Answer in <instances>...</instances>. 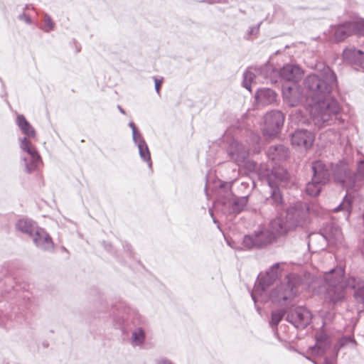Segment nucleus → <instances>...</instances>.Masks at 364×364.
Instances as JSON below:
<instances>
[{
	"label": "nucleus",
	"mask_w": 364,
	"mask_h": 364,
	"mask_svg": "<svg viewBox=\"0 0 364 364\" xmlns=\"http://www.w3.org/2000/svg\"><path fill=\"white\" fill-rule=\"evenodd\" d=\"M307 105L313 122L318 127H322L333 117L336 118L341 111L338 102L330 94L336 86V75L330 69L323 73L309 75L304 80Z\"/></svg>",
	"instance_id": "1"
},
{
	"label": "nucleus",
	"mask_w": 364,
	"mask_h": 364,
	"mask_svg": "<svg viewBox=\"0 0 364 364\" xmlns=\"http://www.w3.org/2000/svg\"><path fill=\"white\" fill-rule=\"evenodd\" d=\"M280 265V263H275L265 274H260L258 276L251 292V296L255 303L258 301L262 302L271 301L275 304L286 306L294 300L299 284V279L296 274L287 275L279 284L271 288L282 276Z\"/></svg>",
	"instance_id": "2"
},
{
	"label": "nucleus",
	"mask_w": 364,
	"mask_h": 364,
	"mask_svg": "<svg viewBox=\"0 0 364 364\" xmlns=\"http://www.w3.org/2000/svg\"><path fill=\"white\" fill-rule=\"evenodd\" d=\"M343 276L342 267H336L325 273L324 301L333 306L341 304L346 299V289L350 288L355 289L354 297L357 302L364 304V284L354 277L344 281Z\"/></svg>",
	"instance_id": "3"
},
{
	"label": "nucleus",
	"mask_w": 364,
	"mask_h": 364,
	"mask_svg": "<svg viewBox=\"0 0 364 364\" xmlns=\"http://www.w3.org/2000/svg\"><path fill=\"white\" fill-rule=\"evenodd\" d=\"M364 160H360L358 173H352L346 164L337 166L333 172L334 180L346 188L347 194L343 201L333 209L334 212L343 211L346 219L348 220L350 213L351 202L349 199L350 191L358 186V181L363 177V168Z\"/></svg>",
	"instance_id": "4"
},
{
	"label": "nucleus",
	"mask_w": 364,
	"mask_h": 364,
	"mask_svg": "<svg viewBox=\"0 0 364 364\" xmlns=\"http://www.w3.org/2000/svg\"><path fill=\"white\" fill-rule=\"evenodd\" d=\"M364 21L353 16L351 21L338 25L334 28V38L337 42L343 41L351 35L363 36Z\"/></svg>",
	"instance_id": "5"
},
{
	"label": "nucleus",
	"mask_w": 364,
	"mask_h": 364,
	"mask_svg": "<svg viewBox=\"0 0 364 364\" xmlns=\"http://www.w3.org/2000/svg\"><path fill=\"white\" fill-rule=\"evenodd\" d=\"M274 233L264 227H259L252 235H245L243 245L247 249L263 247L271 244L275 239Z\"/></svg>",
	"instance_id": "6"
},
{
	"label": "nucleus",
	"mask_w": 364,
	"mask_h": 364,
	"mask_svg": "<svg viewBox=\"0 0 364 364\" xmlns=\"http://www.w3.org/2000/svg\"><path fill=\"white\" fill-rule=\"evenodd\" d=\"M284 122V117L282 112L273 110L267 112L264 116V135L270 138L277 136Z\"/></svg>",
	"instance_id": "7"
},
{
	"label": "nucleus",
	"mask_w": 364,
	"mask_h": 364,
	"mask_svg": "<svg viewBox=\"0 0 364 364\" xmlns=\"http://www.w3.org/2000/svg\"><path fill=\"white\" fill-rule=\"evenodd\" d=\"M287 320L297 328H304L310 323L311 314L307 309L298 306L287 314Z\"/></svg>",
	"instance_id": "8"
},
{
	"label": "nucleus",
	"mask_w": 364,
	"mask_h": 364,
	"mask_svg": "<svg viewBox=\"0 0 364 364\" xmlns=\"http://www.w3.org/2000/svg\"><path fill=\"white\" fill-rule=\"evenodd\" d=\"M291 212H289L287 219L282 216H278L270 222L269 226L272 232L277 235H284L295 228L297 220H293Z\"/></svg>",
	"instance_id": "9"
},
{
	"label": "nucleus",
	"mask_w": 364,
	"mask_h": 364,
	"mask_svg": "<svg viewBox=\"0 0 364 364\" xmlns=\"http://www.w3.org/2000/svg\"><path fill=\"white\" fill-rule=\"evenodd\" d=\"M322 239L325 242L337 244L342 242L343 234L341 228L334 224H327L321 230V232L314 235Z\"/></svg>",
	"instance_id": "10"
},
{
	"label": "nucleus",
	"mask_w": 364,
	"mask_h": 364,
	"mask_svg": "<svg viewBox=\"0 0 364 364\" xmlns=\"http://www.w3.org/2000/svg\"><path fill=\"white\" fill-rule=\"evenodd\" d=\"M228 154L231 160L237 165L241 166L246 163L249 156V151L242 144L233 141L228 148Z\"/></svg>",
	"instance_id": "11"
},
{
	"label": "nucleus",
	"mask_w": 364,
	"mask_h": 364,
	"mask_svg": "<svg viewBox=\"0 0 364 364\" xmlns=\"http://www.w3.org/2000/svg\"><path fill=\"white\" fill-rule=\"evenodd\" d=\"M314 141L312 132L305 129H297L291 137V144L294 146L303 147L306 149L310 148Z\"/></svg>",
	"instance_id": "12"
},
{
	"label": "nucleus",
	"mask_w": 364,
	"mask_h": 364,
	"mask_svg": "<svg viewBox=\"0 0 364 364\" xmlns=\"http://www.w3.org/2000/svg\"><path fill=\"white\" fill-rule=\"evenodd\" d=\"M343 60L351 64L354 69L360 70L363 69L364 53L355 48H346L343 52Z\"/></svg>",
	"instance_id": "13"
},
{
	"label": "nucleus",
	"mask_w": 364,
	"mask_h": 364,
	"mask_svg": "<svg viewBox=\"0 0 364 364\" xmlns=\"http://www.w3.org/2000/svg\"><path fill=\"white\" fill-rule=\"evenodd\" d=\"M282 95L284 101L291 107L297 106L303 99L301 89L296 84L283 86Z\"/></svg>",
	"instance_id": "14"
},
{
	"label": "nucleus",
	"mask_w": 364,
	"mask_h": 364,
	"mask_svg": "<svg viewBox=\"0 0 364 364\" xmlns=\"http://www.w3.org/2000/svg\"><path fill=\"white\" fill-rule=\"evenodd\" d=\"M35 245L43 250H53L54 244L50 235L43 229L38 228L31 236Z\"/></svg>",
	"instance_id": "15"
},
{
	"label": "nucleus",
	"mask_w": 364,
	"mask_h": 364,
	"mask_svg": "<svg viewBox=\"0 0 364 364\" xmlns=\"http://www.w3.org/2000/svg\"><path fill=\"white\" fill-rule=\"evenodd\" d=\"M312 178L314 181H320L326 184L330 178L331 171L328 166L321 161H315L311 164Z\"/></svg>",
	"instance_id": "16"
},
{
	"label": "nucleus",
	"mask_w": 364,
	"mask_h": 364,
	"mask_svg": "<svg viewBox=\"0 0 364 364\" xmlns=\"http://www.w3.org/2000/svg\"><path fill=\"white\" fill-rule=\"evenodd\" d=\"M302 74L301 68L293 64H287L279 70V76L282 80L293 82L294 84L301 78Z\"/></svg>",
	"instance_id": "17"
},
{
	"label": "nucleus",
	"mask_w": 364,
	"mask_h": 364,
	"mask_svg": "<svg viewBox=\"0 0 364 364\" xmlns=\"http://www.w3.org/2000/svg\"><path fill=\"white\" fill-rule=\"evenodd\" d=\"M264 180L267 182V178L271 177L275 183L276 186H285L289 178V173L282 167H273L269 173L267 172L264 175Z\"/></svg>",
	"instance_id": "18"
},
{
	"label": "nucleus",
	"mask_w": 364,
	"mask_h": 364,
	"mask_svg": "<svg viewBox=\"0 0 364 364\" xmlns=\"http://www.w3.org/2000/svg\"><path fill=\"white\" fill-rule=\"evenodd\" d=\"M267 156L269 160L277 164L287 159L289 150L283 145L272 146L269 148Z\"/></svg>",
	"instance_id": "19"
},
{
	"label": "nucleus",
	"mask_w": 364,
	"mask_h": 364,
	"mask_svg": "<svg viewBox=\"0 0 364 364\" xmlns=\"http://www.w3.org/2000/svg\"><path fill=\"white\" fill-rule=\"evenodd\" d=\"M276 92L269 88L258 89L255 94L257 103L262 106L274 103L276 101Z\"/></svg>",
	"instance_id": "20"
},
{
	"label": "nucleus",
	"mask_w": 364,
	"mask_h": 364,
	"mask_svg": "<svg viewBox=\"0 0 364 364\" xmlns=\"http://www.w3.org/2000/svg\"><path fill=\"white\" fill-rule=\"evenodd\" d=\"M21 158L24 166V171L28 173L33 172L42 162L41 158L38 153L32 154H21Z\"/></svg>",
	"instance_id": "21"
},
{
	"label": "nucleus",
	"mask_w": 364,
	"mask_h": 364,
	"mask_svg": "<svg viewBox=\"0 0 364 364\" xmlns=\"http://www.w3.org/2000/svg\"><path fill=\"white\" fill-rule=\"evenodd\" d=\"M264 68H250L243 74L242 85L249 91H251V86L256 83V79L259 75L262 74Z\"/></svg>",
	"instance_id": "22"
},
{
	"label": "nucleus",
	"mask_w": 364,
	"mask_h": 364,
	"mask_svg": "<svg viewBox=\"0 0 364 364\" xmlns=\"http://www.w3.org/2000/svg\"><path fill=\"white\" fill-rule=\"evenodd\" d=\"M16 124L22 133L26 135L25 137L35 138L36 131L23 115H17Z\"/></svg>",
	"instance_id": "23"
},
{
	"label": "nucleus",
	"mask_w": 364,
	"mask_h": 364,
	"mask_svg": "<svg viewBox=\"0 0 364 364\" xmlns=\"http://www.w3.org/2000/svg\"><path fill=\"white\" fill-rule=\"evenodd\" d=\"M133 141L138 147L140 158L151 167V154L143 136Z\"/></svg>",
	"instance_id": "24"
},
{
	"label": "nucleus",
	"mask_w": 364,
	"mask_h": 364,
	"mask_svg": "<svg viewBox=\"0 0 364 364\" xmlns=\"http://www.w3.org/2000/svg\"><path fill=\"white\" fill-rule=\"evenodd\" d=\"M267 184L271 190L270 200L272 204L276 207H282L283 197L279 189L278 188V186H275V183L273 181L271 177L267 178Z\"/></svg>",
	"instance_id": "25"
},
{
	"label": "nucleus",
	"mask_w": 364,
	"mask_h": 364,
	"mask_svg": "<svg viewBox=\"0 0 364 364\" xmlns=\"http://www.w3.org/2000/svg\"><path fill=\"white\" fill-rule=\"evenodd\" d=\"M38 228L34 222L28 219H21L16 223V228L18 231L31 237Z\"/></svg>",
	"instance_id": "26"
},
{
	"label": "nucleus",
	"mask_w": 364,
	"mask_h": 364,
	"mask_svg": "<svg viewBox=\"0 0 364 364\" xmlns=\"http://www.w3.org/2000/svg\"><path fill=\"white\" fill-rule=\"evenodd\" d=\"M289 212H291L292 213L291 218L293 219V220H297V223L295 225V228L297 226L302 225L307 216V210L296 206L291 207L288 208L287 211L285 216L286 219H287Z\"/></svg>",
	"instance_id": "27"
},
{
	"label": "nucleus",
	"mask_w": 364,
	"mask_h": 364,
	"mask_svg": "<svg viewBox=\"0 0 364 364\" xmlns=\"http://www.w3.org/2000/svg\"><path fill=\"white\" fill-rule=\"evenodd\" d=\"M31 138L23 137L20 139V149L21 154H32L38 153L31 141Z\"/></svg>",
	"instance_id": "28"
},
{
	"label": "nucleus",
	"mask_w": 364,
	"mask_h": 364,
	"mask_svg": "<svg viewBox=\"0 0 364 364\" xmlns=\"http://www.w3.org/2000/svg\"><path fill=\"white\" fill-rule=\"evenodd\" d=\"M145 333L141 328H137L132 333V344L134 346H138L143 344L145 341Z\"/></svg>",
	"instance_id": "29"
},
{
	"label": "nucleus",
	"mask_w": 364,
	"mask_h": 364,
	"mask_svg": "<svg viewBox=\"0 0 364 364\" xmlns=\"http://www.w3.org/2000/svg\"><path fill=\"white\" fill-rule=\"evenodd\" d=\"M324 183L320 181H314L313 178H311V181L309 182L306 184V193L311 196H318L321 190V186Z\"/></svg>",
	"instance_id": "30"
},
{
	"label": "nucleus",
	"mask_w": 364,
	"mask_h": 364,
	"mask_svg": "<svg viewBox=\"0 0 364 364\" xmlns=\"http://www.w3.org/2000/svg\"><path fill=\"white\" fill-rule=\"evenodd\" d=\"M330 348L328 341L318 339L316 345L311 348L312 353L316 355L323 354Z\"/></svg>",
	"instance_id": "31"
},
{
	"label": "nucleus",
	"mask_w": 364,
	"mask_h": 364,
	"mask_svg": "<svg viewBox=\"0 0 364 364\" xmlns=\"http://www.w3.org/2000/svg\"><path fill=\"white\" fill-rule=\"evenodd\" d=\"M247 203V197H242L235 199L234 201L231 203V211L236 214L240 213L246 206Z\"/></svg>",
	"instance_id": "32"
},
{
	"label": "nucleus",
	"mask_w": 364,
	"mask_h": 364,
	"mask_svg": "<svg viewBox=\"0 0 364 364\" xmlns=\"http://www.w3.org/2000/svg\"><path fill=\"white\" fill-rule=\"evenodd\" d=\"M285 311L284 310H275L272 312V319L270 325L272 328L276 327L284 317Z\"/></svg>",
	"instance_id": "33"
},
{
	"label": "nucleus",
	"mask_w": 364,
	"mask_h": 364,
	"mask_svg": "<svg viewBox=\"0 0 364 364\" xmlns=\"http://www.w3.org/2000/svg\"><path fill=\"white\" fill-rule=\"evenodd\" d=\"M43 23H44V26H43V30L45 32L48 33V32L51 31L52 30H53V28L55 27V23L53 21L51 17L47 14H44Z\"/></svg>",
	"instance_id": "34"
},
{
	"label": "nucleus",
	"mask_w": 364,
	"mask_h": 364,
	"mask_svg": "<svg viewBox=\"0 0 364 364\" xmlns=\"http://www.w3.org/2000/svg\"><path fill=\"white\" fill-rule=\"evenodd\" d=\"M129 127L132 130V138H133V140L137 139L139 137H142L141 134L137 131L136 127V125L134 124V122H130L129 123Z\"/></svg>",
	"instance_id": "35"
},
{
	"label": "nucleus",
	"mask_w": 364,
	"mask_h": 364,
	"mask_svg": "<svg viewBox=\"0 0 364 364\" xmlns=\"http://www.w3.org/2000/svg\"><path fill=\"white\" fill-rule=\"evenodd\" d=\"M127 309V311H129V309L125 306L123 304H120L119 307L114 306V309H116V311L117 312L114 311L113 314L114 317L119 316L120 315L123 314L124 309Z\"/></svg>",
	"instance_id": "36"
},
{
	"label": "nucleus",
	"mask_w": 364,
	"mask_h": 364,
	"mask_svg": "<svg viewBox=\"0 0 364 364\" xmlns=\"http://www.w3.org/2000/svg\"><path fill=\"white\" fill-rule=\"evenodd\" d=\"M127 314H128V312H127V309L124 308V309L123 314H122V318H119V319H117L116 318H114V321H115V322H116V325H117V326H120L122 324L123 321H124V319H125V318H124V317H125V315H126Z\"/></svg>",
	"instance_id": "37"
},
{
	"label": "nucleus",
	"mask_w": 364,
	"mask_h": 364,
	"mask_svg": "<svg viewBox=\"0 0 364 364\" xmlns=\"http://www.w3.org/2000/svg\"><path fill=\"white\" fill-rule=\"evenodd\" d=\"M340 343H341V346L348 345L349 343H351L353 345L355 343V341L350 337H343L341 340Z\"/></svg>",
	"instance_id": "38"
},
{
	"label": "nucleus",
	"mask_w": 364,
	"mask_h": 364,
	"mask_svg": "<svg viewBox=\"0 0 364 364\" xmlns=\"http://www.w3.org/2000/svg\"><path fill=\"white\" fill-rule=\"evenodd\" d=\"M18 19L21 20V21H24L25 23H26L27 24H31V18L26 15V14H21L18 16Z\"/></svg>",
	"instance_id": "39"
},
{
	"label": "nucleus",
	"mask_w": 364,
	"mask_h": 364,
	"mask_svg": "<svg viewBox=\"0 0 364 364\" xmlns=\"http://www.w3.org/2000/svg\"><path fill=\"white\" fill-rule=\"evenodd\" d=\"M247 165L250 171H256L259 169L258 164L254 161H247Z\"/></svg>",
	"instance_id": "40"
},
{
	"label": "nucleus",
	"mask_w": 364,
	"mask_h": 364,
	"mask_svg": "<svg viewBox=\"0 0 364 364\" xmlns=\"http://www.w3.org/2000/svg\"><path fill=\"white\" fill-rule=\"evenodd\" d=\"M154 82H155V90H156V92L158 94H159L160 93L161 85L162 84V80L154 78Z\"/></svg>",
	"instance_id": "41"
},
{
	"label": "nucleus",
	"mask_w": 364,
	"mask_h": 364,
	"mask_svg": "<svg viewBox=\"0 0 364 364\" xmlns=\"http://www.w3.org/2000/svg\"><path fill=\"white\" fill-rule=\"evenodd\" d=\"M7 320H8L7 316L0 313V326L5 325Z\"/></svg>",
	"instance_id": "42"
},
{
	"label": "nucleus",
	"mask_w": 364,
	"mask_h": 364,
	"mask_svg": "<svg viewBox=\"0 0 364 364\" xmlns=\"http://www.w3.org/2000/svg\"><path fill=\"white\" fill-rule=\"evenodd\" d=\"M318 339L324 340V341H328L326 335L324 334V333H320L318 335H316V341H317V340H318Z\"/></svg>",
	"instance_id": "43"
},
{
	"label": "nucleus",
	"mask_w": 364,
	"mask_h": 364,
	"mask_svg": "<svg viewBox=\"0 0 364 364\" xmlns=\"http://www.w3.org/2000/svg\"><path fill=\"white\" fill-rule=\"evenodd\" d=\"M157 364H173L170 360L163 358L157 361Z\"/></svg>",
	"instance_id": "44"
},
{
	"label": "nucleus",
	"mask_w": 364,
	"mask_h": 364,
	"mask_svg": "<svg viewBox=\"0 0 364 364\" xmlns=\"http://www.w3.org/2000/svg\"><path fill=\"white\" fill-rule=\"evenodd\" d=\"M220 203L223 205H227L230 201V198H227V199H219Z\"/></svg>",
	"instance_id": "45"
},
{
	"label": "nucleus",
	"mask_w": 364,
	"mask_h": 364,
	"mask_svg": "<svg viewBox=\"0 0 364 364\" xmlns=\"http://www.w3.org/2000/svg\"><path fill=\"white\" fill-rule=\"evenodd\" d=\"M117 108H118L119 111L122 114H126V112H125L124 109H122L121 106L118 105V106H117Z\"/></svg>",
	"instance_id": "46"
},
{
	"label": "nucleus",
	"mask_w": 364,
	"mask_h": 364,
	"mask_svg": "<svg viewBox=\"0 0 364 364\" xmlns=\"http://www.w3.org/2000/svg\"><path fill=\"white\" fill-rule=\"evenodd\" d=\"M210 215L213 218V223H216L217 220H216V219L215 218H213V213L212 210H210Z\"/></svg>",
	"instance_id": "47"
},
{
	"label": "nucleus",
	"mask_w": 364,
	"mask_h": 364,
	"mask_svg": "<svg viewBox=\"0 0 364 364\" xmlns=\"http://www.w3.org/2000/svg\"><path fill=\"white\" fill-rule=\"evenodd\" d=\"M126 247L127 248L128 250H129V245H127Z\"/></svg>",
	"instance_id": "48"
},
{
	"label": "nucleus",
	"mask_w": 364,
	"mask_h": 364,
	"mask_svg": "<svg viewBox=\"0 0 364 364\" xmlns=\"http://www.w3.org/2000/svg\"><path fill=\"white\" fill-rule=\"evenodd\" d=\"M255 152H259V149L258 150H255Z\"/></svg>",
	"instance_id": "49"
},
{
	"label": "nucleus",
	"mask_w": 364,
	"mask_h": 364,
	"mask_svg": "<svg viewBox=\"0 0 364 364\" xmlns=\"http://www.w3.org/2000/svg\"><path fill=\"white\" fill-rule=\"evenodd\" d=\"M228 196H231V193H228Z\"/></svg>",
	"instance_id": "50"
}]
</instances>
